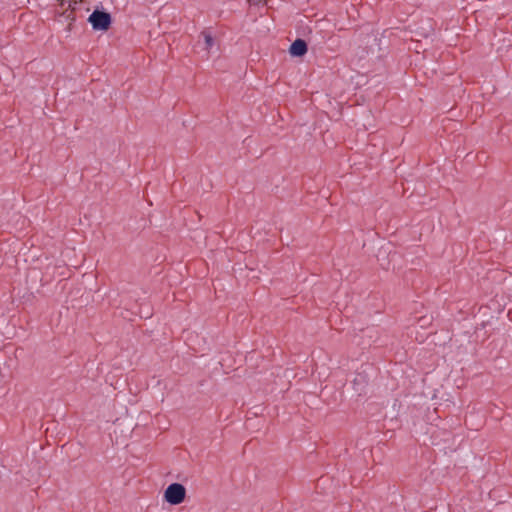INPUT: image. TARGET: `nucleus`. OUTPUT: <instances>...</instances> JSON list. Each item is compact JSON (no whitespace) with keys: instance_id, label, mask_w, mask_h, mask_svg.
<instances>
[{"instance_id":"nucleus-1","label":"nucleus","mask_w":512,"mask_h":512,"mask_svg":"<svg viewBox=\"0 0 512 512\" xmlns=\"http://www.w3.org/2000/svg\"><path fill=\"white\" fill-rule=\"evenodd\" d=\"M186 497V489L180 483L170 484L164 492V500L171 505L181 504Z\"/></svg>"},{"instance_id":"nucleus-2","label":"nucleus","mask_w":512,"mask_h":512,"mask_svg":"<svg viewBox=\"0 0 512 512\" xmlns=\"http://www.w3.org/2000/svg\"><path fill=\"white\" fill-rule=\"evenodd\" d=\"M88 21L94 30L106 31L111 25V16L108 12L94 10L89 16Z\"/></svg>"},{"instance_id":"nucleus-3","label":"nucleus","mask_w":512,"mask_h":512,"mask_svg":"<svg viewBox=\"0 0 512 512\" xmlns=\"http://www.w3.org/2000/svg\"><path fill=\"white\" fill-rule=\"evenodd\" d=\"M307 43L303 39H296L290 46L289 52L292 56L301 57L307 53Z\"/></svg>"},{"instance_id":"nucleus-4","label":"nucleus","mask_w":512,"mask_h":512,"mask_svg":"<svg viewBox=\"0 0 512 512\" xmlns=\"http://www.w3.org/2000/svg\"><path fill=\"white\" fill-rule=\"evenodd\" d=\"M200 37H202L204 41V50L209 54L215 45V39L212 33L209 30H203Z\"/></svg>"},{"instance_id":"nucleus-5","label":"nucleus","mask_w":512,"mask_h":512,"mask_svg":"<svg viewBox=\"0 0 512 512\" xmlns=\"http://www.w3.org/2000/svg\"><path fill=\"white\" fill-rule=\"evenodd\" d=\"M247 2L251 6H259L262 3V0H247Z\"/></svg>"}]
</instances>
